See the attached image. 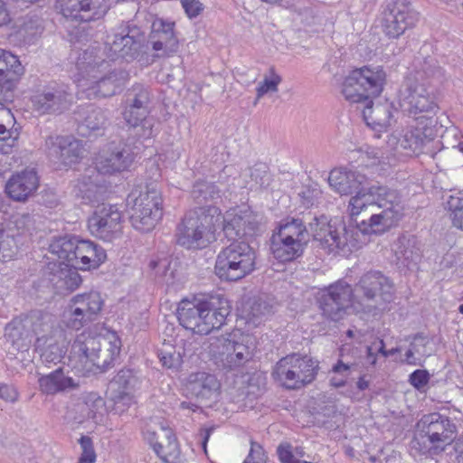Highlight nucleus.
I'll return each instance as SVG.
<instances>
[{
  "mask_svg": "<svg viewBox=\"0 0 463 463\" xmlns=\"http://www.w3.org/2000/svg\"><path fill=\"white\" fill-rule=\"evenodd\" d=\"M307 244L301 242V240L294 241L288 239L280 234L273 232L270 238V250L274 258L281 262L292 261L300 257Z\"/></svg>",
  "mask_w": 463,
  "mask_h": 463,
  "instance_id": "obj_38",
  "label": "nucleus"
},
{
  "mask_svg": "<svg viewBox=\"0 0 463 463\" xmlns=\"http://www.w3.org/2000/svg\"><path fill=\"white\" fill-rule=\"evenodd\" d=\"M76 260L71 267L83 270L99 268L107 259L104 249L89 240H80L75 249Z\"/></svg>",
  "mask_w": 463,
  "mask_h": 463,
  "instance_id": "obj_32",
  "label": "nucleus"
},
{
  "mask_svg": "<svg viewBox=\"0 0 463 463\" xmlns=\"http://www.w3.org/2000/svg\"><path fill=\"white\" fill-rule=\"evenodd\" d=\"M114 410L123 412L133 403V396L128 391L118 390L112 396Z\"/></svg>",
  "mask_w": 463,
  "mask_h": 463,
  "instance_id": "obj_60",
  "label": "nucleus"
},
{
  "mask_svg": "<svg viewBox=\"0 0 463 463\" xmlns=\"http://www.w3.org/2000/svg\"><path fill=\"white\" fill-rule=\"evenodd\" d=\"M39 390L45 395L69 392L80 388V381L64 373L63 367H59L38 379Z\"/></svg>",
  "mask_w": 463,
  "mask_h": 463,
  "instance_id": "obj_29",
  "label": "nucleus"
},
{
  "mask_svg": "<svg viewBox=\"0 0 463 463\" xmlns=\"http://www.w3.org/2000/svg\"><path fill=\"white\" fill-rule=\"evenodd\" d=\"M355 195L350 198L349 201V211L351 216L358 215L364 208L372 205L369 201L367 188L360 187L358 191H355Z\"/></svg>",
  "mask_w": 463,
  "mask_h": 463,
  "instance_id": "obj_54",
  "label": "nucleus"
},
{
  "mask_svg": "<svg viewBox=\"0 0 463 463\" xmlns=\"http://www.w3.org/2000/svg\"><path fill=\"white\" fill-rule=\"evenodd\" d=\"M202 303L203 295H197L191 300L186 298L181 300L176 309V316L180 325L198 335H202V316L204 314Z\"/></svg>",
  "mask_w": 463,
  "mask_h": 463,
  "instance_id": "obj_30",
  "label": "nucleus"
},
{
  "mask_svg": "<svg viewBox=\"0 0 463 463\" xmlns=\"http://www.w3.org/2000/svg\"><path fill=\"white\" fill-rule=\"evenodd\" d=\"M322 215L311 216L310 213L303 214L302 217H288L279 222L273 232L280 234L288 239L301 240V242L307 245L310 237L315 240L316 230L321 228Z\"/></svg>",
  "mask_w": 463,
  "mask_h": 463,
  "instance_id": "obj_24",
  "label": "nucleus"
},
{
  "mask_svg": "<svg viewBox=\"0 0 463 463\" xmlns=\"http://www.w3.org/2000/svg\"><path fill=\"white\" fill-rule=\"evenodd\" d=\"M175 22L156 18L146 41L156 52V57L170 56L178 51L179 41L175 33Z\"/></svg>",
  "mask_w": 463,
  "mask_h": 463,
  "instance_id": "obj_23",
  "label": "nucleus"
},
{
  "mask_svg": "<svg viewBox=\"0 0 463 463\" xmlns=\"http://www.w3.org/2000/svg\"><path fill=\"white\" fill-rule=\"evenodd\" d=\"M5 336L17 349L27 347L32 340L31 331L26 324V316L14 318L5 326Z\"/></svg>",
  "mask_w": 463,
  "mask_h": 463,
  "instance_id": "obj_41",
  "label": "nucleus"
},
{
  "mask_svg": "<svg viewBox=\"0 0 463 463\" xmlns=\"http://www.w3.org/2000/svg\"><path fill=\"white\" fill-rule=\"evenodd\" d=\"M272 306L264 298H254L250 305L249 316L252 319H259L272 313Z\"/></svg>",
  "mask_w": 463,
  "mask_h": 463,
  "instance_id": "obj_57",
  "label": "nucleus"
},
{
  "mask_svg": "<svg viewBox=\"0 0 463 463\" xmlns=\"http://www.w3.org/2000/svg\"><path fill=\"white\" fill-rule=\"evenodd\" d=\"M79 443L82 450L81 455L80 457V463H95L96 453L94 450L91 438L83 435L79 439Z\"/></svg>",
  "mask_w": 463,
  "mask_h": 463,
  "instance_id": "obj_58",
  "label": "nucleus"
},
{
  "mask_svg": "<svg viewBox=\"0 0 463 463\" xmlns=\"http://www.w3.org/2000/svg\"><path fill=\"white\" fill-rule=\"evenodd\" d=\"M364 104L362 113L368 127L377 131H383L392 125L393 119L392 103L385 101L374 104L373 99H370Z\"/></svg>",
  "mask_w": 463,
  "mask_h": 463,
  "instance_id": "obj_35",
  "label": "nucleus"
},
{
  "mask_svg": "<svg viewBox=\"0 0 463 463\" xmlns=\"http://www.w3.org/2000/svg\"><path fill=\"white\" fill-rule=\"evenodd\" d=\"M208 348L214 364L229 372L242 367L252 359L256 341L250 335H241L239 339L216 337L211 340Z\"/></svg>",
  "mask_w": 463,
  "mask_h": 463,
  "instance_id": "obj_8",
  "label": "nucleus"
},
{
  "mask_svg": "<svg viewBox=\"0 0 463 463\" xmlns=\"http://www.w3.org/2000/svg\"><path fill=\"white\" fill-rule=\"evenodd\" d=\"M371 217L368 221L361 222L349 223L346 225L341 222L336 226L327 221V218L322 215L321 228L316 230L315 241L320 242L323 249L328 252H336L342 250L344 252H351L354 250L361 248L365 243L366 235H381L385 232H377L371 230Z\"/></svg>",
  "mask_w": 463,
  "mask_h": 463,
  "instance_id": "obj_5",
  "label": "nucleus"
},
{
  "mask_svg": "<svg viewBox=\"0 0 463 463\" xmlns=\"http://www.w3.org/2000/svg\"><path fill=\"white\" fill-rule=\"evenodd\" d=\"M142 140L137 137L128 136L126 141L109 143L96 156L94 169L99 175H112L127 170L144 147Z\"/></svg>",
  "mask_w": 463,
  "mask_h": 463,
  "instance_id": "obj_14",
  "label": "nucleus"
},
{
  "mask_svg": "<svg viewBox=\"0 0 463 463\" xmlns=\"http://www.w3.org/2000/svg\"><path fill=\"white\" fill-rule=\"evenodd\" d=\"M303 206L308 208L315 204L321 195V191L317 187L305 186L298 194Z\"/></svg>",
  "mask_w": 463,
  "mask_h": 463,
  "instance_id": "obj_61",
  "label": "nucleus"
},
{
  "mask_svg": "<svg viewBox=\"0 0 463 463\" xmlns=\"http://www.w3.org/2000/svg\"><path fill=\"white\" fill-rule=\"evenodd\" d=\"M136 377L131 369L124 368L118 372L111 381L112 385H117L118 390L128 391L134 386Z\"/></svg>",
  "mask_w": 463,
  "mask_h": 463,
  "instance_id": "obj_56",
  "label": "nucleus"
},
{
  "mask_svg": "<svg viewBox=\"0 0 463 463\" xmlns=\"http://www.w3.org/2000/svg\"><path fill=\"white\" fill-rule=\"evenodd\" d=\"M158 358L163 366L178 370L183 364V353L174 346H166L158 353Z\"/></svg>",
  "mask_w": 463,
  "mask_h": 463,
  "instance_id": "obj_51",
  "label": "nucleus"
},
{
  "mask_svg": "<svg viewBox=\"0 0 463 463\" xmlns=\"http://www.w3.org/2000/svg\"><path fill=\"white\" fill-rule=\"evenodd\" d=\"M45 146L49 155L60 160L65 165L78 163L84 156L85 149L81 141L71 137H48Z\"/></svg>",
  "mask_w": 463,
  "mask_h": 463,
  "instance_id": "obj_25",
  "label": "nucleus"
},
{
  "mask_svg": "<svg viewBox=\"0 0 463 463\" xmlns=\"http://www.w3.org/2000/svg\"><path fill=\"white\" fill-rule=\"evenodd\" d=\"M88 228L95 237L111 241L121 234L122 211L118 204L102 203L89 218Z\"/></svg>",
  "mask_w": 463,
  "mask_h": 463,
  "instance_id": "obj_20",
  "label": "nucleus"
},
{
  "mask_svg": "<svg viewBox=\"0 0 463 463\" xmlns=\"http://www.w3.org/2000/svg\"><path fill=\"white\" fill-rule=\"evenodd\" d=\"M386 83L381 66H363L349 72L342 83V94L352 103H365L380 96Z\"/></svg>",
  "mask_w": 463,
  "mask_h": 463,
  "instance_id": "obj_7",
  "label": "nucleus"
},
{
  "mask_svg": "<svg viewBox=\"0 0 463 463\" xmlns=\"http://www.w3.org/2000/svg\"><path fill=\"white\" fill-rule=\"evenodd\" d=\"M453 225L463 231V198L450 196L447 202Z\"/></svg>",
  "mask_w": 463,
  "mask_h": 463,
  "instance_id": "obj_55",
  "label": "nucleus"
},
{
  "mask_svg": "<svg viewBox=\"0 0 463 463\" xmlns=\"http://www.w3.org/2000/svg\"><path fill=\"white\" fill-rule=\"evenodd\" d=\"M48 342H43L42 346H35L37 350L40 351L41 360L43 364H57L61 363L63 359L67 349L63 345L57 343L52 340V337L49 339Z\"/></svg>",
  "mask_w": 463,
  "mask_h": 463,
  "instance_id": "obj_48",
  "label": "nucleus"
},
{
  "mask_svg": "<svg viewBox=\"0 0 463 463\" xmlns=\"http://www.w3.org/2000/svg\"><path fill=\"white\" fill-rule=\"evenodd\" d=\"M121 342L117 336H114L113 340L107 341L103 340L101 351H98L90 364L85 370V373H99L107 371L111 366L115 359L120 353Z\"/></svg>",
  "mask_w": 463,
  "mask_h": 463,
  "instance_id": "obj_37",
  "label": "nucleus"
},
{
  "mask_svg": "<svg viewBox=\"0 0 463 463\" xmlns=\"http://www.w3.org/2000/svg\"><path fill=\"white\" fill-rule=\"evenodd\" d=\"M79 116L78 131L81 136L102 135L109 124L106 111L93 105L81 108Z\"/></svg>",
  "mask_w": 463,
  "mask_h": 463,
  "instance_id": "obj_34",
  "label": "nucleus"
},
{
  "mask_svg": "<svg viewBox=\"0 0 463 463\" xmlns=\"http://www.w3.org/2000/svg\"><path fill=\"white\" fill-rule=\"evenodd\" d=\"M102 182V177L94 168L88 169L77 180L73 192L78 198L82 199L84 203L98 202L105 192Z\"/></svg>",
  "mask_w": 463,
  "mask_h": 463,
  "instance_id": "obj_33",
  "label": "nucleus"
},
{
  "mask_svg": "<svg viewBox=\"0 0 463 463\" xmlns=\"http://www.w3.org/2000/svg\"><path fill=\"white\" fill-rule=\"evenodd\" d=\"M14 116L10 109L6 108H0V141L8 142L9 146H13L15 142V137L11 138V131L8 127L14 122Z\"/></svg>",
  "mask_w": 463,
  "mask_h": 463,
  "instance_id": "obj_53",
  "label": "nucleus"
},
{
  "mask_svg": "<svg viewBox=\"0 0 463 463\" xmlns=\"http://www.w3.org/2000/svg\"><path fill=\"white\" fill-rule=\"evenodd\" d=\"M270 75H265L261 82L256 89L257 100L262 98L267 93H273L279 90L278 87L282 81V78L276 74L274 68L269 69Z\"/></svg>",
  "mask_w": 463,
  "mask_h": 463,
  "instance_id": "obj_52",
  "label": "nucleus"
},
{
  "mask_svg": "<svg viewBox=\"0 0 463 463\" xmlns=\"http://www.w3.org/2000/svg\"><path fill=\"white\" fill-rule=\"evenodd\" d=\"M129 210V220L132 226L140 232L152 231L163 216V199L156 183L146 185V191L132 192L127 199Z\"/></svg>",
  "mask_w": 463,
  "mask_h": 463,
  "instance_id": "obj_9",
  "label": "nucleus"
},
{
  "mask_svg": "<svg viewBox=\"0 0 463 463\" xmlns=\"http://www.w3.org/2000/svg\"><path fill=\"white\" fill-rule=\"evenodd\" d=\"M76 67L79 85L91 98H108L120 92L128 80V72L112 68L111 61L100 55V49L89 48L78 57Z\"/></svg>",
  "mask_w": 463,
  "mask_h": 463,
  "instance_id": "obj_2",
  "label": "nucleus"
},
{
  "mask_svg": "<svg viewBox=\"0 0 463 463\" xmlns=\"http://www.w3.org/2000/svg\"><path fill=\"white\" fill-rule=\"evenodd\" d=\"M77 243H79V238L73 235L66 234L54 237L49 244V250L62 260L60 266L65 264L71 266L72 260H76L75 249Z\"/></svg>",
  "mask_w": 463,
  "mask_h": 463,
  "instance_id": "obj_40",
  "label": "nucleus"
},
{
  "mask_svg": "<svg viewBox=\"0 0 463 463\" xmlns=\"http://www.w3.org/2000/svg\"><path fill=\"white\" fill-rule=\"evenodd\" d=\"M101 347L100 337L80 335L71 345L70 359L75 362L76 364L80 365L82 370L85 371L92 357L95 356L98 351H101Z\"/></svg>",
  "mask_w": 463,
  "mask_h": 463,
  "instance_id": "obj_36",
  "label": "nucleus"
},
{
  "mask_svg": "<svg viewBox=\"0 0 463 463\" xmlns=\"http://www.w3.org/2000/svg\"><path fill=\"white\" fill-rule=\"evenodd\" d=\"M354 298L353 288L346 281L340 279L321 289L317 297V303L321 315L331 321L343 319L351 307Z\"/></svg>",
  "mask_w": 463,
  "mask_h": 463,
  "instance_id": "obj_17",
  "label": "nucleus"
},
{
  "mask_svg": "<svg viewBox=\"0 0 463 463\" xmlns=\"http://www.w3.org/2000/svg\"><path fill=\"white\" fill-rule=\"evenodd\" d=\"M26 324L29 326L31 336H35V346H42L52 337L54 320L52 316L41 311H33L26 316Z\"/></svg>",
  "mask_w": 463,
  "mask_h": 463,
  "instance_id": "obj_39",
  "label": "nucleus"
},
{
  "mask_svg": "<svg viewBox=\"0 0 463 463\" xmlns=\"http://www.w3.org/2000/svg\"><path fill=\"white\" fill-rule=\"evenodd\" d=\"M156 440L153 444V449L156 455L164 461L167 462L170 458H175L178 454V443L171 429L161 428Z\"/></svg>",
  "mask_w": 463,
  "mask_h": 463,
  "instance_id": "obj_44",
  "label": "nucleus"
},
{
  "mask_svg": "<svg viewBox=\"0 0 463 463\" xmlns=\"http://www.w3.org/2000/svg\"><path fill=\"white\" fill-rule=\"evenodd\" d=\"M88 419L97 420L105 411V401L97 392H88L82 397Z\"/></svg>",
  "mask_w": 463,
  "mask_h": 463,
  "instance_id": "obj_50",
  "label": "nucleus"
},
{
  "mask_svg": "<svg viewBox=\"0 0 463 463\" xmlns=\"http://www.w3.org/2000/svg\"><path fill=\"white\" fill-rule=\"evenodd\" d=\"M150 92L144 86L135 85L127 91L122 116L129 136L137 137L138 139L151 137L153 124L146 119L150 113Z\"/></svg>",
  "mask_w": 463,
  "mask_h": 463,
  "instance_id": "obj_11",
  "label": "nucleus"
},
{
  "mask_svg": "<svg viewBox=\"0 0 463 463\" xmlns=\"http://www.w3.org/2000/svg\"><path fill=\"white\" fill-rule=\"evenodd\" d=\"M219 389L220 383L216 376L205 372L191 373L184 386L186 396L198 401L211 400Z\"/></svg>",
  "mask_w": 463,
  "mask_h": 463,
  "instance_id": "obj_28",
  "label": "nucleus"
},
{
  "mask_svg": "<svg viewBox=\"0 0 463 463\" xmlns=\"http://www.w3.org/2000/svg\"><path fill=\"white\" fill-rule=\"evenodd\" d=\"M76 306L72 310L74 321L72 326L79 329L83 326V322L92 321L102 309L104 299L98 291L78 294L71 299Z\"/></svg>",
  "mask_w": 463,
  "mask_h": 463,
  "instance_id": "obj_26",
  "label": "nucleus"
},
{
  "mask_svg": "<svg viewBox=\"0 0 463 463\" xmlns=\"http://www.w3.org/2000/svg\"><path fill=\"white\" fill-rule=\"evenodd\" d=\"M252 184L250 189H266L272 181L269 166L265 163H257L249 169Z\"/></svg>",
  "mask_w": 463,
  "mask_h": 463,
  "instance_id": "obj_49",
  "label": "nucleus"
},
{
  "mask_svg": "<svg viewBox=\"0 0 463 463\" xmlns=\"http://www.w3.org/2000/svg\"><path fill=\"white\" fill-rule=\"evenodd\" d=\"M369 201L372 205L383 208L380 213L371 215L369 227L373 231L387 232L395 226L403 216V208L401 198L396 190L379 184H372L367 188Z\"/></svg>",
  "mask_w": 463,
  "mask_h": 463,
  "instance_id": "obj_13",
  "label": "nucleus"
},
{
  "mask_svg": "<svg viewBox=\"0 0 463 463\" xmlns=\"http://www.w3.org/2000/svg\"><path fill=\"white\" fill-rule=\"evenodd\" d=\"M418 79H408L400 90V107L409 117L417 118L421 113H432L437 104L434 96Z\"/></svg>",
  "mask_w": 463,
  "mask_h": 463,
  "instance_id": "obj_19",
  "label": "nucleus"
},
{
  "mask_svg": "<svg viewBox=\"0 0 463 463\" xmlns=\"http://www.w3.org/2000/svg\"><path fill=\"white\" fill-rule=\"evenodd\" d=\"M78 269H79L72 268L71 266H67V264H65L64 267L60 266V269L53 273L51 280L58 289L74 291L82 282Z\"/></svg>",
  "mask_w": 463,
  "mask_h": 463,
  "instance_id": "obj_46",
  "label": "nucleus"
},
{
  "mask_svg": "<svg viewBox=\"0 0 463 463\" xmlns=\"http://www.w3.org/2000/svg\"><path fill=\"white\" fill-rule=\"evenodd\" d=\"M350 366L347 364L338 360V362L333 366V372L340 374V376H333L330 379V384L335 388L345 386Z\"/></svg>",
  "mask_w": 463,
  "mask_h": 463,
  "instance_id": "obj_59",
  "label": "nucleus"
},
{
  "mask_svg": "<svg viewBox=\"0 0 463 463\" xmlns=\"http://www.w3.org/2000/svg\"><path fill=\"white\" fill-rule=\"evenodd\" d=\"M222 231L230 244L218 253L214 272L221 280L238 281L256 269L257 253L248 238L261 232V223L250 210L226 213Z\"/></svg>",
  "mask_w": 463,
  "mask_h": 463,
  "instance_id": "obj_1",
  "label": "nucleus"
},
{
  "mask_svg": "<svg viewBox=\"0 0 463 463\" xmlns=\"http://www.w3.org/2000/svg\"><path fill=\"white\" fill-rule=\"evenodd\" d=\"M354 298L357 303L370 301L368 311L384 309L387 303L393 298L394 286L392 280L381 271L371 270L364 273L353 288Z\"/></svg>",
  "mask_w": 463,
  "mask_h": 463,
  "instance_id": "obj_15",
  "label": "nucleus"
},
{
  "mask_svg": "<svg viewBox=\"0 0 463 463\" xmlns=\"http://www.w3.org/2000/svg\"><path fill=\"white\" fill-rule=\"evenodd\" d=\"M34 111L40 115L61 114L68 109L72 102V94L68 85L52 81L38 86L31 97Z\"/></svg>",
  "mask_w": 463,
  "mask_h": 463,
  "instance_id": "obj_18",
  "label": "nucleus"
},
{
  "mask_svg": "<svg viewBox=\"0 0 463 463\" xmlns=\"http://www.w3.org/2000/svg\"><path fill=\"white\" fill-rule=\"evenodd\" d=\"M365 181L366 176L364 175L345 167L333 169L328 176L329 185L340 195L354 194Z\"/></svg>",
  "mask_w": 463,
  "mask_h": 463,
  "instance_id": "obj_31",
  "label": "nucleus"
},
{
  "mask_svg": "<svg viewBox=\"0 0 463 463\" xmlns=\"http://www.w3.org/2000/svg\"><path fill=\"white\" fill-rule=\"evenodd\" d=\"M420 14L409 0H386L381 26L389 39H398L407 30L416 26Z\"/></svg>",
  "mask_w": 463,
  "mask_h": 463,
  "instance_id": "obj_16",
  "label": "nucleus"
},
{
  "mask_svg": "<svg viewBox=\"0 0 463 463\" xmlns=\"http://www.w3.org/2000/svg\"><path fill=\"white\" fill-rule=\"evenodd\" d=\"M56 8L66 18L89 23L103 18L109 6L107 0H57Z\"/></svg>",
  "mask_w": 463,
  "mask_h": 463,
  "instance_id": "obj_21",
  "label": "nucleus"
},
{
  "mask_svg": "<svg viewBox=\"0 0 463 463\" xmlns=\"http://www.w3.org/2000/svg\"><path fill=\"white\" fill-rule=\"evenodd\" d=\"M39 187V177L33 170H24L12 175L5 184L6 194L15 202H25Z\"/></svg>",
  "mask_w": 463,
  "mask_h": 463,
  "instance_id": "obj_27",
  "label": "nucleus"
},
{
  "mask_svg": "<svg viewBox=\"0 0 463 463\" xmlns=\"http://www.w3.org/2000/svg\"><path fill=\"white\" fill-rule=\"evenodd\" d=\"M221 210L215 205L196 207L187 212L177 226V243L187 249H203L214 239L216 227L223 225Z\"/></svg>",
  "mask_w": 463,
  "mask_h": 463,
  "instance_id": "obj_4",
  "label": "nucleus"
},
{
  "mask_svg": "<svg viewBox=\"0 0 463 463\" xmlns=\"http://www.w3.org/2000/svg\"><path fill=\"white\" fill-rule=\"evenodd\" d=\"M24 72V68L16 55L0 49V80L18 83Z\"/></svg>",
  "mask_w": 463,
  "mask_h": 463,
  "instance_id": "obj_42",
  "label": "nucleus"
},
{
  "mask_svg": "<svg viewBox=\"0 0 463 463\" xmlns=\"http://www.w3.org/2000/svg\"><path fill=\"white\" fill-rule=\"evenodd\" d=\"M17 83L0 80V108H5L14 99V91Z\"/></svg>",
  "mask_w": 463,
  "mask_h": 463,
  "instance_id": "obj_62",
  "label": "nucleus"
},
{
  "mask_svg": "<svg viewBox=\"0 0 463 463\" xmlns=\"http://www.w3.org/2000/svg\"><path fill=\"white\" fill-rule=\"evenodd\" d=\"M221 210L215 205L196 207L187 212L177 226V243L187 249H203L214 239L216 227L223 225Z\"/></svg>",
  "mask_w": 463,
  "mask_h": 463,
  "instance_id": "obj_3",
  "label": "nucleus"
},
{
  "mask_svg": "<svg viewBox=\"0 0 463 463\" xmlns=\"http://www.w3.org/2000/svg\"><path fill=\"white\" fill-rule=\"evenodd\" d=\"M318 368L317 361L311 357L292 354L277 362L271 375L284 388L298 390L316 379Z\"/></svg>",
  "mask_w": 463,
  "mask_h": 463,
  "instance_id": "obj_10",
  "label": "nucleus"
},
{
  "mask_svg": "<svg viewBox=\"0 0 463 463\" xmlns=\"http://www.w3.org/2000/svg\"><path fill=\"white\" fill-rule=\"evenodd\" d=\"M203 313L202 316V335H208L226 325L232 313L230 301L219 294L203 295Z\"/></svg>",
  "mask_w": 463,
  "mask_h": 463,
  "instance_id": "obj_22",
  "label": "nucleus"
},
{
  "mask_svg": "<svg viewBox=\"0 0 463 463\" xmlns=\"http://www.w3.org/2000/svg\"><path fill=\"white\" fill-rule=\"evenodd\" d=\"M457 426L439 412L425 414L416 423L411 449L420 454H437L456 437Z\"/></svg>",
  "mask_w": 463,
  "mask_h": 463,
  "instance_id": "obj_6",
  "label": "nucleus"
},
{
  "mask_svg": "<svg viewBox=\"0 0 463 463\" xmlns=\"http://www.w3.org/2000/svg\"><path fill=\"white\" fill-rule=\"evenodd\" d=\"M411 338L410 347L421 356L427 355L426 345L430 343L428 335L417 333Z\"/></svg>",
  "mask_w": 463,
  "mask_h": 463,
  "instance_id": "obj_64",
  "label": "nucleus"
},
{
  "mask_svg": "<svg viewBox=\"0 0 463 463\" xmlns=\"http://www.w3.org/2000/svg\"><path fill=\"white\" fill-rule=\"evenodd\" d=\"M146 41L140 27L131 22H123L117 28L113 40L106 43L100 55L110 61L122 59L129 62L145 52Z\"/></svg>",
  "mask_w": 463,
  "mask_h": 463,
  "instance_id": "obj_12",
  "label": "nucleus"
},
{
  "mask_svg": "<svg viewBox=\"0 0 463 463\" xmlns=\"http://www.w3.org/2000/svg\"><path fill=\"white\" fill-rule=\"evenodd\" d=\"M393 250L397 260L408 268L411 264H416L420 258V249L416 247V241L413 238H399Z\"/></svg>",
  "mask_w": 463,
  "mask_h": 463,
  "instance_id": "obj_45",
  "label": "nucleus"
},
{
  "mask_svg": "<svg viewBox=\"0 0 463 463\" xmlns=\"http://www.w3.org/2000/svg\"><path fill=\"white\" fill-rule=\"evenodd\" d=\"M266 458L262 446L254 440H250V449L243 463H265Z\"/></svg>",
  "mask_w": 463,
  "mask_h": 463,
  "instance_id": "obj_63",
  "label": "nucleus"
},
{
  "mask_svg": "<svg viewBox=\"0 0 463 463\" xmlns=\"http://www.w3.org/2000/svg\"><path fill=\"white\" fill-rule=\"evenodd\" d=\"M191 196L195 203L206 204L221 197V190L213 182L205 180L196 181L192 188Z\"/></svg>",
  "mask_w": 463,
  "mask_h": 463,
  "instance_id": "obj_47",
  "label": "nucleus"
},
{
  "mask_svg": "<svg viewBox=\"0 0 463 463\" xmlns=\"http://www.w3.org/2000/svg\"><path fill=\"white\" fill-rule=\"evenodd\" d=\"M431 142L420 128L407 129L397 137V147L419 155Z\"/></svg>",
  "mask_w": 463,
  "mask_h": 463,
  "instance_id": "obj_43",
  "label": "nucleus"
}]
</instances>
